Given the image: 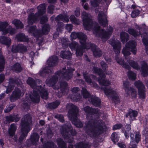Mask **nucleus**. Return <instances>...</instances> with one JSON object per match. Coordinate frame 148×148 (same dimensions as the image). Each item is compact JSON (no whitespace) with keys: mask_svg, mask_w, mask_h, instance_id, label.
Wrapping results in <instances>:
<instances>
[{"mask_svg":"<svg viewBox=\"0 0 148 148\" xmlns=\"http://www.w3.org/2000/svg\"><path fill=\"white\" fill-rule=\"evenodd\" d=\"M82 15L85 29L90 30L92 29L94 34L103 40H107L111 36L113 30V28L111 26H109L107 28L106 32L103 29H100L98 24L92 20V16L90 14L84 11L82 13Z\"/></svg>","mask_w":148,"mask_h":148,"instance_id":"1","label":"nucleus"},{"mask_svg":"<svg viewBox=\"0 0 148 148\" xmlns=\"http://www.w3.org/2000/svg\"><path fill=\"white\" fill-rule=\"evenodd\" d=\"M94 121L93 125L89 124L86 125L87 128L89 125L90 126V127L86 129L85 132L88 134L91 133L94 137H97L100 134L106 132V129L104 128L100 123H96L95 121Z\"/></svg>","mask_w":148,"mask_h":148,"instance_id":"2","label":"nucleus"},{"mask_svg":"<svg viewBox=\"0 0 148 148\" xmlns=\"http://www.w3.org/2000/svg\"><path fill=\"white\" fill-rule=\"evenodd\" d=\"M27 83L34 90H38L41 93V97L42 99H47L48 98V94L45 89L40 85L42 82L39 79L35 80L32 78L29 77L27 80Z\"/></svg>","mask_w":148,"mask_h":148,"instance_id":"3","label":"nucleus"},{"mask_svg":"<svg viewBox=\"0 0 148 148\" xmlns=\"http://www.w3.org/2000/svg\"><path fill=\"white\" fill-rule=\"evenodd\" d=\"M38 12L34 14L33 13L29 14L27 18V22L29 25H33L35 23L39 16L43 15L46 12L45 4L40 5L37 7Z\"/></svg>","mask_w":148,"mask_h":148,"instance_id":"4","label":"nucleus"},{"mask_svg":"<svg viewBox=\"0 0 148 148\" xmlns=\"http://www.w3.org/2000/svg\"><path fill=\"white\" fill-rule=\"evenodd\" d=\"M71 39L73 40L77 38L79 39V41L82 45L84 47V48L89 49L90 47L92 46V45L91 43H87L86 42L87 39L86 35L82 32L76 33L75 32H73L70 36Z\"/></svg>","mask_w":148,"mask_h":148,"instance_id":"5","label":"nucleus"},{"mask_svg":"<svg viewBox=\"0 0 148 148\" xmlns=\"http://www.w3.org/2000/svg\"><path fill=\"white\" fill-rule=\"evenodd\" d=\"M136 46V43L134 41H130L126 44L122 50V53L125 59L128 58V56L130 54V51L134 54H136L137 51Z\"/></svg>","mask_w":148,"mask_h":148,"instance_id":"6","label":"nucleus"},{"mask_svg":"<svg viewBox=\"0 0 148 148\" xmlns=\"http://www.w3.org/2000/svg\"><path fill=\"white\" fill-rule=\"evenodd\" d=\"M29 121H21L20 124L21 134L18 140L19 142L21 143L27 136L28 134L30 131V125Z\"/></svg>","mask_w":148,"mask_h":148,"instance_id":"7","label":"nucleus"},{"mask_svg":"<svg viewBox=\"0 0 148 148\" xmlns=\"http://www.w3.org/2000/svg\"><path fill=\"white\" fill-rule=\"evenodd\" d=\"M66 108L69 110L68 116L70 120H77L79 111L77 107L71 103H69L66 106Z\"/></svg>","mask_w":148,"mask_h":148,"instance_id":"8","label":"nucleus"},{"mask_svg":"<svg viewBox=\"0 0 148 148\" xmlns=\"http://www.w3.org/2000/svg\"><path fill=\"white\" fill-rule=\"evenodd\" d=\"M74 70L71 68L66 66L63 68L62 71H58L57 72V75L60 78H62L67 81L69 80L72 77L73 72Z\"/></svg>","mask_w":148,"mask_h":148,"instance_id":"9","label":"nucleus"},{"mask_svg":"<svg viewBox=\"0 0 148 148\" xmlns=\"http://www.w3.org/2000/svg\"><path fill=\"white\" fill-rule=\"evenodd\" d=\"M93 71L94 73L99 75L98 81L100 85L108 86L110 84L109 81L105 78V75L103 73V71L101 69L94 67L93 69Z\"/></svg>","mask_w":148,"mask_h":148,"instance_id":"10","label":"nucleus"},{"mask_svg":"<svg viewBox=\"0 0 148 148\" xmlns=\"http://www.w3.org/2000/svg\"><path fill=\"white\" fill-rule=\"evenodd\" d=\"M103 90L105 94L108 96L109 95H111L112 96V101L115 103L118 102L119 101V97L117 95V92L113 90L112 89L108 87H104L101 88Z\"/></svg>","mask_w":148,"mask_h":148,"instance_id":"11","label":"nucleus"},{"mask_svg":"<svg viewBox=\"0 0 148 148\" xmlns=\"http://www.w3.org/2000/svg\"><path fill=\"white\" fill-rule=\"evenodd\" d=\"M69 47L72 50H75L76 49V54L77 56H81L83 55L84 51L85 49L84 47L81 44V46H79L78 43L75 42H72L69 44Z\"/></svg>","mask_w":148,"mask_h":148,"instance_id":"12","label":"nucleus"},{"mask_svg":"<svg viewBox=\"0 0 148 148\" xmlns=\"http://www.w3.org/2000/svg\"><path fill=\"white\" fill-rule=\"evenodd\" d=\"M135 85L138 89V95L140 98L144 99L145 97V87L140 81H138L135 82Z\"/></svg>","mask_w":148,"mask_h":148,"instance_id":"13","label":"nucleus"},{"mask_svg":"<svg viewBox=\"0 0 148 148\" xmlns=\"http://www.w3.org/2000/svg\"><path fill=\"white\" fill-rule=\"evenodd\" d=\"M22 94L21 90L18 88H15L10 97V100L11 102H14L20 98Z\"/></svg>","mask_w":148,"mask_h":148,"instance_id":"14","label":"nucleus"},{"mask_svg":"<svg viewBox=\"0 0 148 148\" xmlns=\"http://www.w3.org/2000/svg\"><path fill=\"white\" fill-rule=\"evenodd\" d=\"M108 43L113 47L116 54H118L120 53L121 45L119 41L117 40H115L114 39H112L108 41Z\"/></svg>","mask_w":148,"mask_h":148,"instance_id":"15","label":"nucleus"},{"mask_svg":"<svg viewBox=\"0 0 148 148\" xmlns=\"http://www.w3.org/2000/svg\"><path fill=\"white\" fill-rule=\"evenodd\" d=\"M57 72L56 73V75H53L48 81H47V83L49 86H52L53 88L55 90H58L59 89L58 86H56V83L57 82L59 76L57 75Z\"/></svg>","mask_w":148,"mask_h":148,"instance_id":"16","label":"nucleus"},{"mask_svg":"<svg viewBox=\"0 0 148 148\" xmlns=\"http://www.w3.org/2000/svg\"><path fill=\"white\" fill-rule=\"evenodd\" d=\"M60 88L61 92L60 93V95L57 94V96L59 97H61L62 95L66 94L68 92L69 88L68 87V84L65 81L59 82Z\"/></svg>","mask_w":148,"mask_h":148,"instance_id":"17","label":"nucleus"},{"mask_svg":"<svg viewBox=\"0 0 148 148\" xmlns=\"http://www.w3.org/2000/svg\"><path fill=\"white\" fill-rule=\"evenodd\" d=\"M60 88L61 92L60 93V95L57 94V96L59 97H61L62 95L66 94L68 92L69 88L68 87V84L65 81L59 82Z\"/></svg>","mask_w":148,"mask_h":148,"instance_id":"18","label":"nucleus"},{"mask_svg":"<svg viewBox=\"0 0 148 148\" xmlns=\"http://www.w3.org/2000/svg\"><path fill=\"white\" fill-rule=\"evenodd\" d=\"M20 82V79L17 78H10L9 79V84L6 87V92L7 94L11 92L12 90V86H14L15 84L18 85L19 84Z\"/></svg>","mask_w":148,"mask_h":148,"instance_id":"19","label":"nucleus"},{"mask_svg":"<svg viewBox=\"0 0 148 148\" xmlns=\"http://www.w3.org/2000/svg\"><path fill=\"white\" fill-rule=\"evenodd\" d=\"M98 20L99 23L104 27L108 25L106 15L103 12H99L98 16Z\"/></svg>","mask_w":148,"mask_h":148,"instance_id":"20","label":"nucleus"},{"mask_svg":"<svg viewBox=\"0 0 148 148\" xmlns=\"http://www.w3.org/2000/svg\"><path fill=\"white\" fill-rule=\"evenodd\" d=\"M27 48L24 45L19 44L17 46L13 45L12 47V51L13 52H20L24 53L27 52Z\"/></svg>","mask_w":148,"mask_h":148,"instance_id":"21","label":"nucleus"},{"mask_svg":"<svg viewBox=\"0 0 148 148\" xmlns=\"http://www.w3.org/2000/svg\"><path fill=\"white\" fill-rule=\"evenodd\" d=\"M41 93L39 92L38 90H34L33 92H31L29 95V98L34 103H38L40 101V97L38 93Z\"/></svg>","mask_w":148,"mask_h":148,"instance_id":"22","label":"nucleus"},{"mask_svg":"<svg viewBox=\"0 0 148 148\" xmlns=\"http://www.w3.org/2000/svg\"><path fill=\"white\" fill-rule=\"evenodd\" d=\"M141 66L140 71L142 75L144 77L147 76L148 75V64L145 61L140 62Z\"/></svg>","mask_w":148,"mask_h":148,"instance_id":"23","label":"nucleus"},{"mask_svg":"<svg viewBox=\"0 0 148 148\" xmlns=\"http://www.w3.org/2000/svg\"><path fill=\"white\" fill-rule=\"evenodd\" d=\"M58 63V58L56 56H51L48 59L47 63L49 67H51L56 66Z\"/></svg>","mask_w":148,"mask_h":148,"instance_id":"24","label":"nucleus"},{"mask_svg":"<svg viewBox=\"0 0 148 148\" xmlns=\"http://www.w3.org/2000/svg\"><path fill=\"white\" fill-rule=\"evenodd\" d=\"M62 136L64 138L66 139L67 142L68 143H72L73 141V138L68 134L67 130L66 128L63 129V130L62 132Z\"/></svg>","mask_w":148,"mask_h":148,"instance_id":"25","label":"nucleus"},{"mask_svg":"<svg viewBox=\"0 0 148 148\" xmlns=\"http://www.w3.org/2000/svg\"><path fill=\"white\" fill-rule=\"evenodd\" d=\"M88 100L95 106H99L101 104L100 99L95 96L92 95L89 98Z\"/></svg>","mask_w":148,"mask_h":148,"instance_id":"26","label":"nucleus"},{"mask_svg":"<svg viewBox=\"0 0 148 148\" xmlns=\"http://www.w3.org/2000/svg\"><path fill=\"white\" fill-rule=\"evenodd\" d=\"M7 25L5 27H2L3 29L0 30V31H2L3 33L5 34L7 33H9L11 35L15 34L16 33L15 29L13 28H12L11 26H9V28L7 29H6V27L8 26V24L7 23Z\"/></svg>","mask_w":148,"mask_h":148,"instance_id":"27","label":"nucleus"},{"mask_svg":"<svg viewBox=\"0 0 148 148\" xmlns=\"http://www.w3.org/2000/svg\"><path fill=\"white\" fill-rule=\"evenodd\" d=\"M91 145L88 143H86L83 141H80L76 143L75 148H90Z\"/></svg>","mask_w":148,"mask_h":148,"instance_id":"28","label":"nucleus"},{"mask_svg":"<svg viewBox=\"0 0 148 148\" xmlns=\"http://www.w3.org/2000/svg\"><path fill=\"white\" fill-rule=\"evenodd\" d=\"M141 37H143L142 41L145 46L146 52L148 54V34L144 33L142 35Z\"/></svg>","mask_w":148,"mask_h":148,"instance_id":"29","label":"nucleus"},{"mask_svg":"<svg viewBox=\"0 0 148 148\" xmlns=\"http://www.w3.org/2000/svg\"><path fill=\"white\" fill-rule=\"evenodd\" d=\"M115 59L117 62L122 65L123 68L128 70L130 68V66L128 64H127L124 63L123 60L121 59L118 55L115 56Z\"/></svg>","mask_w":148,"mask_h":148,"instance_id":"30","label":"nucleus"},{"mask_svg":"<svg viewBox=\"0 0 148 148\" xmlns=\"http://www.w3.org/2000/svg\"><path fill=\"white\" fill-rule=\"evenodd\" d=\"M55 20L57 22L61 20L64 22H68L69 21V16L67 14H60L56 18Z\"/></svg>","mask_w":148,"mask_h":148,"instance_id":"31","label":"nucleus"},{"mask_svg":"<svg viewBox=\"0 0 148 148\" xmlns=\"http://www.w3.org/2000/svg\"><path fill=\"white\" fill-rule=\"evenodd\" d=\"M11 40L8 37L2 36L0 37V43L9 47L11 44Z\"/></svg>","mask_w":148,"mask_h":148,"instance_id":"32","label":"nucleus"},{"mask_svg":"<svg viewBox=\"0 0 148 148\" xmlns=\"http://www.w3.org/2000/svg\"><path fill=\"white\" fill-rule=\"evenodd\" d=\"M39 136L37 133H34L31 135L30 140L33 144H36L37 142L39 140Z\"/></svg>","mask_w":148,"mask_h":148,"instance_id":"33","label":"nucleus"},{"mask_svg":"<svg viewBox=\"0 0 148 148\" xmlns=\"http://www.w3.org/2000/svg\"><path fill=\"white\" fill-rule=\"evenodd\" d=\"M92 50L94 56L97 57H99L102 55V52L99 48L97 46H94L92 49Z\"/></svg>","mask_w":148,"mask_h":148,"instance_id":"34","label":"nucleus"},{"mask_svg":"<svg viewBox=\"0 0 148 148\" xmlns=\"http://www.w3.org/2000/svg\"><path fill=\"white\" fill-rule=\"evenodd\" d=\"M125 130L124 128L122 129V131H123L124 135L126 138H129V134L130 133V130H131V126L130 124H127L125 126Z\"/></svg>","mask_w":148,"mask_h":148,"instance_id":"35","label":"nucleus"},{"mask_svg":"<svg viewBox=\"0 0 148 148\" xmlns=\"http://www.w3.org/2000/svg\"><path fill=\"white\" fill-rule=\"evenodd\" d=\"M52 69L49 67L47 66L44 68L42 70L40 73V76L44 77L47 74L50 73L51 74L52 73Z\"/></svg>","mask_w":148,"mask_h":148,"instance_id":"36","label":"nucleus"},{"mask_svg":"<svg viewBox=\"0 0 148 148\" xmlns=\"http://www.w3.org/2000/svg\"><path fill=\"white\" fill-rule=\"evenodd\" d=\"M123 88L125 90V95L126 97H128L130 96V93L129 92L130 90V85L129 82L127 81H124L123 82Z\"/></svg>","mask_w":148,"mask_h":148,"instance_id":"37","label":"nucleus"},{"mask_svg":"<svg viewBox=\"0 0 148 148\" xmlns=\"http://www.w3.org/2000/svg\"><path fill=\"white\" fill-rule=\"evenodd\" d=\"M17 127L14 123L12 124L8 129V134L10 136L12 137L15 134Z\"/></svg>","mask_w":148,"mask_h":148,"instance_id":"38","label":"nucleus"},{"mask_svg":"<svg viewBox=\"0 0 148 148\" xmlns=\"http://www.w3.org/2000/svg\"><path fill=\"white\" fill-rule=\"evenodd\" d=\"M60 56L63 58L69 59L71 56V54L68 50L62 51L60 53Z\"/></svg>","mask_w":148,"mask_h":148,"instance_id":"39","label":"nucleus"},{"mask_svg":"<svg viewBox=\"0 0 148 148\" xmlns=\"http://www.w3.org/2000/svg\"><path fill=\"white\" fill-rule=\"evenodd\" d=\"M50 30L49 25L47 24L44 25L42 27V31H39V37L42 34H47Z\"/></svg>","mask_w":148,"mask_h":148,"instance_id":"40","label":"nucleus"},{"mask_svg":"<svg viewBox=\"0 0 148 148\" xmlns=\"http://www.w3.org/2000/svg\"><path fill=\"white\" fill-rule=\"evenodd\" d=\"M22 67L19 63H16L11 67V69L16 73L20 72L22 70Z\"/></svg>","mask_w":148,"mask_h":148,"instance_id":"41","label":"nucleus"},{"mask_svg":"<svg viewBox=\"0 0 148 148\" xmlns=\"http://www.w3.org/2000/svg\"><path fill=\"white\" fill-rule=\"evenodd\" d=\"M120 37L121 41L123 43H125L129 40L128 34L125 32H121L120 34Z\"/></svg>","mask_w":148,"mask_h":148,"instance_id":"42","label":"nucleus"},{"mask_svg":"<svg viewBox=\"0 0 148 148\" xmlns=\"http://www.w3.org/2000/svg\"><path fill=\"white\" fill-rule=\"evenodd\" d=\"M16 37L18 40L20 41H27L28 40L27 38L22 33H19L17 34Z\"/></svg>","mask_w":148,"mask_h":148,"instance_id":"43","label":"nucleus"},{"mask_svg":"<svg viewBox=\"0 0 148 148\" xmlns=\"http://www.w3.org/2000/svg\"><path fill=\"white\" fill-rule=\"evenodd\" d=\"M29 33L33 34V35L35 36L39 37V31L36 29V26H31L28 30Z\"/></svg>","mask_w":148,"mask_h":148,"instance_id":"44","label":"nucleus"},{"mask_svg":"<svg viewBox=\"0 0 148 148\" xmlns=\"http://www.w3.org/2000/svg\"><path fill=\"white\" fill-rule=\"evenodd\" d=\"M57 142L59 148H67L66 143L62 139L59 138L57 140Z\"/></svg>","mask_w":148,"mask_h":148,"instance_id":"45","label":"nucleus"},{"mask_svg":"<svg viewBox=\"0 0 148 148\" xmlns=\"http://www.w3.org/2000/svg\"><path fill=\"white\" fill-rule=\"evenodd\" d=\"M141 139V136L140 134L139 133H137L135 134V138H134V140H133V141L134 142L133 144H131L130 145H133L135 144L136 145V147H137V144L140 140Z\"/></svg>","mask_w":148,"mask_h":148,"instance_id":"46","label":"nucleus"},{"mask_svg":"<svg viewBox=\"0 0 148 148\" xmlns=\"http://www.w3.org/2000/svg\"><path fill=\"white\" fill-rule=\"evenodd\" d=\"M107 0H90V3L91 6L95 8L98 6L101 2L103 1L105 2H106Z\"/></svg>","mask_w":148,"mask_h":148,"instance_id":"47","label":"nucleus"},{"mask_svg":"<svg viewBox=\"0 0 148 148\" xmlns=\"http://www.w3.org/2000/svg\"><path fill=\"white\" fill-rule=\"evenodd\" d=\"M127 61L129 64L134 69L137 70L139 69V66L137 62L130 59L128 60Z\"/></svg>","mask_w":148,"mask_h":148,"instance_id":"48","label":"nucleus"},{"mask_svg":"<svg viewBox=\"0 0 148 148\" xmlns=\"http://www.w3.org/2000/svg\"><path fill=\"white\" fill-rule=\"evenodd\" d=\"M12 23L18 28H22L23 27V25L19 20L14 19L12 21Z\"/></svg>","mask_w":148,"mask_h":148,"instance_id":"49","label":"nucleus"},{"mask_svg":"<svg viewBox=\"0 0 148 148\" xmlns=\"http://www.w3.org/2000/svg\"><path fill=\"white\" fill-rule=\"evenodd\" d=\"M60 102L57 101L48 104V107L49 109H53L56 108L60 104Z\"/></svg>","mask_w":148,"mask_h":148,"instance_id":"50","label":"nucleus"},{"mask_svg":"<svg viewBox=\"0 0 148 148\" xmlns=\"http://www.w3.org/2000/svg\"><path fill=\"white\" fill-rule=\"evenodd\" d=\"M81 93L83 97L85 98H88V99L90 96L89 93L85 88H82Z\"/></svg>","mask_w":148,"mask_h":148,"instance_id":"51","label":"nucleus"},{"mask_svg":"<svg viewBox=\"0 0 148 148\" xmlns=\"http://www.w3.org/2000/svg\"><path fill=\"white\" fill-rule=\"evenodd\" d=\"M81 96L79 94H71L70 96V98L73 100L75 101H79L81 98Z\"/></svg>","mask_w":148,"mask_h":148,"instance_id":"52","label":"nucleus"},{"mask_svg":"<svg viewBox=\"0 0 148 148\" xmlns=\"http://www.w3.org/2000/svg\"><path fill=\"white\" fill-rule=\"evenodd\" d=\"M137 112L135 110H130L126 114V117L129 116L131 118H132V117H135L137 116Z\"/></svg>","mask_w":148,"mask_h":148,"instance_id":"53","label":"nucleus"},{"mask_svg":"<svg viewBox=\"0 0 148 148\" xmlns=\"http://www.w3.org/2000/svg\"><path fill=\"white\" fill-rule=\"evenodd\" d=\"M7 120H18L20 119V118L16 115H10L5 116Z\"/></svg>","mask_w":148,"mask_h":148,"instance_id":"54","label":"nucleus"},{"mask_svg":"<svg viewBox=\"0 0 148 148\" xmlns=\"http://www.w3.org/2000/svg\"><path fill=\"white\" fill-rule=\"evenodd\" d=\"M110 138L114 144L118 142L119 140V139L117 137V134H116L115 132H114L112 134Z\"/></svg>","mask_w":148,"mask_h":148,"instance_id":"55","label":"nucleus"},{"mask_svg":"<svg viewBox=\"0 0 148 148\" xmlns=\"http://www.w3.org/2000/svg\"><path fill=\"white\" fill-rule=\"evenodd\" d=\"M128 32L130 34L133 35L134 37H136L140 34V32H136L135 30L132 29H129L128 30Z\"/></svg>","mask_w":148,"mask_h":148,"instance_id":"56","label":"nucleus"},{"mask_svg":"<svg viewBox=\"0 0 148 148\" xmlns=\"http://www.w3.org/2000/svg\"><path fill=\"white\" fill-rule=\"evenodd\" d=\"M5 64V60L3 56H0V72L2 71L4 68V65Z\"/></svg>","mask_w":148,"mask_h":148,"instance_id":"57","label":"nucleus"},{"mask_svg":"<svg viewBox=\"0 0 148 148\" xmlns=\"http://www.w3.org/2000/svg\"><path fill=\"white\" fill-rule=\"evenodd\" d=\"M73 124L77 127L81 128L83 126V124L81 121H71Z\"/></svg>","mask_w":148,"mask_h":148,"instance_id":"58","label":"nucleus"},{"mask_svg":"<svg viewBox=\"0 0 148 148\" xmlns=\"http://www.w3.org/2000/svg\"><path fill=\"white\" fill-rule=\"evenodd\" d=\"M26 101H27V102H25L23 103V107L25 110L27 111L30 108L29 105L28 104V103H30V100L29 99L28 100L27 98H26Z\"/></svg>","mask_w":148,"mask_h":148,"instance_id":"59","label":"nucleus"},{"mask_svg":"<svg viewBox=\"0 0 148 148\" xmlns=\"http://www.w3.org/2000/svg\"><path fill=\"white\" fill-rule=\"evenodd\" d=\"M128 76L130 79L135 80L136 78V74L132 71H129L128 72Z\"/></svg>","mask_w":148,"mask_h":148,"instance_id":"60","label":"nucleus"},{"mask_svg":"<svg viewBox=\"0 0 148 148\" xmlns=\"http://www.w3.org/2000/svg\"><path fill=\"white\" fill-rule=\"evenodd\" d=\"M83 74L84 76V77L87 82L88 83H91V79L88 74L86 72H83Z\"/></svg>","mask_w":148,"mask_h":148,"instance_id":"61","label":"nucleus"},{"mask_svg":"<svg viewBox=\"0 0 148 148\" xmlns=\"http://www.w3.org/2000/svg\"><path fill=\"white\" fill-rule=\"evenodd\" d=\"M129 92L130 93H130H131V95L132 97H136L137 93L136 90L135 89L132 87L130 88ZM130 96V95L128 96V97H129ZM127 97H128V96Z\"/></svg>","mask_w":148,"mask_h":148,"instance_id":"62","label":"nucleus"},{"mask_svg":"<svg viewBox=\"0 0 148 148\" xmlns=\"http://www.w3.org/2000/svg\"><path fill=\"white\" fill-rule=\"evenodd\" d=\"M67 130V132L69 134H70V135L73 137V136H75L77 134V132L75 130H73V129H72L68 130L66 128Z\"/></svg>","mask_w":148,"mask_h":148,"instance_id":"63","label":"nucleus"},{"mask_svg":"<svg viewBox=\"0 0 148 148\" xmlns=\"http://www.w3.org/2000/svg\"><path fill=\"white\" fill-rule=\"evenodd\" d=\"M123 126V125L122 124L120 123L116 124L112 126V130L114 131L117 130H119Z\"/></svg>","mask_w":148,"mask_h":148,"instance_id":"64","label":"nucleus"}]
</instances>
